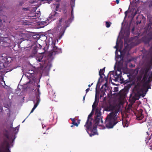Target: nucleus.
I'll return each mask as SVG.
<instances>
[{
  "label": "nucleus",
  "mask_w": 152,
  "mask_h": 152,
  "mask_svg": "<svg viewBox=\"0 0 152 152\" xmlns=\"http://www.w3.org/2000/svg\"><path fill=\"white\" fill-rule=\"evenodd\" d=\"M34 72L31 70H29L26 74V77L30 80V82L31 80H33L34 78Z\"/></svg>",
  "instance_id": "nucleus-13"
},
{
  "label": "nucleus",
  "mask_w": 152,
  "mask_h": 152,
  "mask_svg": "<svg viewBox=\"0 0 152 152\" xmlns=\"http://www.w3.org/2000/svg\"><path fill=\"white\" fill-rule=\"evenodd\" d=\"M36 10H32L33 11V12L31 13L29 15L30 17H32V18L35 19L36 20H37V19L40 17V12L39 11H37V13H36Z\"/></svg>",
  "instance_id": "nucleus-12"
},
{
  "label": "nucleus",
  "mask_w": 152,
  "mask_h": 152,
  "mask_svg": "<svg viewBox=\"0 0 152 152\" xmlns=\"http://www.w3.org/2000/svg\"><path fill=\"white\" fill-rule=\"evenodd\" d=\"M3 111L2 105L0 104V112H2Z\"/></svg>",
  "instance_id": "nucleus-37"
},
{
  "label": "nucleus",
  "mask_w": 152,
  "mask_h": 152,
  "mask_svg": "<svg viewBox=\"0 0 152 152\" xmlns=\"http://www.w3.org/2000/svg\"><path fill=\"white\" fill-rule=\"evenodd\" d=\"M99 91H98L97 90V88H96V96H97V94H99Z\"/></svg>",
  "instance_id": "nucleus-39"
},
{
  "label": "nucleus",
  "mask_w": 152,
  "mask_h": 152,
  "mask_svg": "<svg viewBox=\"0 0 152 152\" xmlns=\"http://www.w3.org/2000/svg\"><path fill=\"white\" fill-rule=\"evenodd\" d=\"M72 124L75 126H77L78 125V124L76 122L75 120V121L73 122H72Z\"/></svg>",
  "instance_id": "nucleus-35"
},
{
  "label": "nucleus",
  "mask_w": 152,
  "mask_h": 152,
  "mask_svg": "<svg viewBox=\"0 0 152 152\" xmlns=\"http://www.w3.org/2000/svg\"><path fill=\"white\" fill-rule=\"evenodd\" d=\"M101 109L100 108H98L96 109L95 112L96 116L94 117L93 122H96V124L99 123L103 124V121L102 120L103 117L101 116Z\"/></svg>",
  "instance_id": "nucleus-4"
},
{
  "label": "nucleus",
  "mask_w": 152,
  "mask_h": 152,
  "mask_svg": "<svg viewBox=\"0 0 152 152\" xmlns=\"http://www.w3.org/2000/svg\"><path fill=\"white\" fill-rule=\"evenodd\" d=\"M132 10H127L125 12V17L127 16V14L129 13L132 14V18H134L135 15L137 14L139 12V10H136V11L134 12V10H133V11L132 12Z\"/></svg>",
  "instance_id": "nucleus-15"
},
{
  "label": "nucleus",
  "mask_w": 152,
  "mask_h": 152,
  "mask_svg": "<svg viewBox=\"0 0 152 152\" xmlns=\"http://www.w3.org/2000/svg\"><path fill=\"white\" fill-rule=\"evenodd\" d=\"M75 0H70V4L72 8V10H73L75 7Z\"/></svg>",
  "instance_id": "nucleus-25"
},
{
  "label": "nucleus",
  "mask_w": 152,
  "mask_h": 152,
  "mask_svg": "<svg viewBox=\"0 0 152 152\" xmlns=\"http://www.w3.org/2000/svg\"><path fill=\"white\" fill-rule=\"evenodd\" d=\"M152 23H149L148 24V27H149V26H151L152 25Z\"/></svg>",
  "instance_id": "nucleus-43"
},
{
  "label": "nucleus",
  "mask_w": 152,
  "mask_h": 152,
  "mask_svg": "<svg viewBox=\"0 0 152 152\" xmlns=\"http://www.w3.org/2000/svg\"><path fill=\"white\" fill-rule=\"evenodd\" d=\"M7 139H4L0 147V152H10V145Z\"/></svg>",
  "instance_id": "nucleus-5"
},
{
  "label": "nucleus",
  "mask_w": 152,
  "mask_h": 152,
  "mask_svg": "<svg viewBox=\"0 0 152 152\" xmlns=\"http://www.w3.org/2000/svg\"><path fill=\"white\" fill-rule=\"evenodd\" d=\"M49 129V128H48V129H47V130L48 129Z\"/></svg>",
  "instance_id": "nucleus-64"
},
{
  "label": "nucleus",
  "mask_w": 152,
  "mask_h": 152,
  "mask_svg": "<svg viewBox=\"0 0 152 152\" xmlns=\"http://www.w3.org/2000/svg\"><path fill=\"white\" fill-rule=\"evenodd\" d=\"M93 83H92L91 85L90 84L88 85V86L89 87H90L93 85Z\"/></svg>",
  "instance_id": "nucleus-51"
},
{
  "label": "nucleus",
  "mask_w": 152,
  "mask_h": 152,
  "mask_svg": "<svg viewBox=\"0 0 152 152\" xmlns=\"http://www.w3.org/2000/svg\"><path fill=\"white\" fill-rule=\"evenodd\" d=\"M85 96H84L83 97V100H84L85 99Z\"/></svg>",
  "instance_id": "nucleus-57"
},
{
  "label": "nucleus",
  "mask_w": 152,
  "mask_h": 152,
  "mask_svg": "<svg viewBox=\"0 0 152 152\" xmlns=\"http://www.w3.org/2000/svg\"><path fill=\"white\" fill-rule=\"evenodd\" d=\"M51 0H41V1L42 2H43V3H49V2Z\"/></svg>",
  "instance_id": "nucleus-36"
},
{
  "label": "nucleus",
  "mask_w": 152,
  "mask_h": 152,
  "mask_svg": "<svg viewBox=\"0 0 152 152\" xmlns=\"http://www.w3.org/2000/svg\"><path fill=\"white\" fill-rule=\"evenodd\" d=\"M74 15L72 16H71V18H70V19L71 20H72L73 19H74Z\"/></svg>",
  "instance_id": "nucleus-44"
},
{
  "label": "nucleus",
  "mask_w": 152,
  "mask_h": 152,
  "mask_svg": "<svg viewBox=\"0 0 152 152\" xmlns=\"http://www.w3.org/2000/svg\"><path fill=\"white\" fill-rule=\"evenodd\" d=\"M37 90V91L38 92V94H40V92L39 91V88H36Z\"/></svg>",
  "instance_id": "nucleus-41"
},
{
  "label": "nucleus",
  "mask_w": 152,
  "mask_h": 152,
  "mask_svg": "<svg viewBox=\"0 0 152 152\" xmlns=\"http://www.w3.org/2000/svg\"><path fill=\"white\" fill-rule=\"evenodd\" d=\"M103 124L98 123L96 124V122H93V123L91 124L89 128L88 129L86 126H85L86 128V130L90 137L97 134L96 131L97 126H102Z\"/></svg>",
  "instance_id": "nucleus-3"
},
{
  "label": "nucleus",
  "mask_w": 152,
  "mask_h": 152,
  "mask_svg": "<svg viewBox=\"0 0 152 152\" xmlns=\"http://www.w3.org/2000/svg\"><path fill=\"white\" fill-rule=\"evenodd\" d=\"M143 87L144 88H147V91H148V89H150V88H151V87L149 85V83L148 84V85H145V84H143Z\"/></svg>",
  "instance_id": "nucleus-30"
},
{
  "label": "nucleus",
  "mask_w": 152,
  "mask_h": 152,
  "mask_svg": "<svg viewBox=\"0 0 152 152\" xmlns=\"http://www.w3.org/2000/svg\"><path fill=\"white\" fill-rule=\"evenodd\" d=\"M61 50L60 48H58L57 47L55 46L54 44L53 45V48L51 51L49 53L48 55V57L49 58H52L53 56L56 54L61 53Z\"/></svg>",
  "instance_id": "nucleus-7"
},
{
  "label": "nucleus",
  "mask_w": 152,
  "mask_h": 152,
  "mask_svg": "<svg viewBox=\"0 0 152 152\" xmlns=\"http://www.w3.org/2000/svg\"><path fill=\"white\" fill-rule=\"evenodd\" d=\"M94 110L92 109L91 112L88 116L87 120L86 123V124L84 125V126H86L88 129L89 128L91 124L93 123L94 119L91 118V117L94 114Z\"/></svg>",
  "instance_id": "nucleus-8"
},
{
  "label": "nucleus",
  "mask_w": 152,
  "mask_h": 152,
  "mask_svg": "<svg viewBox=\"0 0 152 152\" xmlns=\"http://www.w3.org/2000/svg\"><path fill=\"white\" fill-rule=\"evenodd\" d=\"M110 23H110V22H108V21H106V27L107 28L109 27L110 26Z\"/></svg>",
  "instance_id": "nucleus-33"
},
{
  "label": "nucleus",
  "mask_w": 152,
  "mask_h": 152,
  "mask_svg": "<svg viewBox=\"0 0 152 152\" xmlns=\"http://www.w3.org/2000/svg\"><path fill=\"white\" fill-rule=\"evenodd\" d=\"M147 134L146 135V139L145 140L146 143L148 142V140H150L151 139V137L149 136V134H148V132H147Z\"/></svg>",
  "instance_id": "nucleus-27"
},
{
  "label": "nucleus",
  "mask_w": 152,
  "mask_h": 152,
  "mask_svg": "<svg viewBox=\"0 0 152 152\" xmlns=\"http://www.w3.org/2000/svg\"><path fill=\"white\" fill-rule=\"evenodd\" d=\"M66 16L65 15V16L62 17L59 20V23L57 25V27L58 29L60 28L61 30V31L59 33L58 38L60 39L62 36L64 35V33L65 29L68 26L67 23L68 21L66 20ZM59 30V29H58Z\"/></svg>",
  "instance_id": "nucleus-2"
},
{
  "label": "nucleus",
  "mask_w": 152,
  "mask_h": 152,
  "mask_svg": "<svg viewBox=\"0 0 152 152\" xmlns=\"http://www.w3.org/2000/svg\"><path fill=\"white\" fill-rule=\"evenodd\" d=\"M137 100H138V99H136L135 97L133 96L132 99V102L133 103H134L135 101Z\"/></svg>",
  "instance_id": "nucleus-34"
},
{
  "label": "nucleus",
  "mask_w": 152,
  "mask_h": 152,
  "mask_svg": "<svg viewBox=\"0 0 152 152\" xmlns=\"http://www.w3.org/2000/svg\"><path fill=\"white\" fill-rule=\"evenodd\" d=\"M4 135L8 140L9 139V134L7 130H5L4 133Z\"/></svg>",
  "instance_id": "nucleus-24"
},
{
  "label": "nucleus",
  "mask_w": 152,
  "mask_h": 152,
  "mask_svg": "<svg viewBox=\"0 0 152 152\" xmlns=\"http://www.w3.org/2000/svg\"><path fill=\"white\" fill-rule=\"evenodd\" d=\"M104 86H105V87H107V84L106 83H105L102 86H103V88Z\"/></svg>",
  "instance_id": "nucleus-50"
},
{
  "label": "nucleus",
  "mask_w": 152,
  "mask_h": 152,
  "mask_svg": "<svg viewBox=\"0 0 152 152\" xmlns=\"http://www.w3.org/2000/svg\"><path fill=\"white\" fill-rule=\"evenodd\" d=\"M7 17L4 15H0V26H4L3 23L5 22V18Z\"/></svg>",
  "instance_id": "nucleus-17"
},
{
  "label": "nucleus",
  "mask_w": 152,
  "mask_h": 152,
  "mask_svg": "<svg viewBox=\"0 0 152 152\" xmlns=\"http://www.w3.org/2000/svg\"><path fill=\"white\" fill-rule=\"evenodd\" d=\"M99 103V99H98L96 95L95 96V101L92 106V109L94 110L97 106Z\"/></svg>",
  "instance_id": "nucleus-19"
},
{
  "label": "nucleus",
  "mask_w": 152,
  "mask_h": 152,
  "mask_svg": "<svg viewBox=\"0 0 152 152\" xmlns=\"http://www.w3.org/2000/svg\"><path fill=\"white\" fill-rule=\"evenodd\" d=\"M105 88H104V90L103 89V86H102L101 88L100 91H101V94L100 95V98L102 97L105 95V91L106 90Z\"/></svg>",
  "instance_id": "nucleus-20"
},
{
  "label": "nucleus",
  "mask_w": 152,
  "mask_h": 152,
  "mask_svg": "<svg viewBox=\"0 0 152 152\" xmlns=\"http://www.w3.org/2000/svg\"><path fill=\"white\" fill-rule=\"evenodd\" d=\"M4 60L5 62H7V63H9L11 62L12 61V59L10 57L6 56Z\"/></svg>",
  "instance_id": "nucleus-21"
},
{
  "label": "nucleus",
  "mask_w": 152,
  "mask_h": 152,
  "mask_svg": "<svg viewBox=\"0 0 152 152\" xmlns=\"http://www.w3.org/2000/svg\"><path fill=\"white\" fill-rule=\"evenodd\" d=\"M0 45L3 47H10L13 44V42L8 38L5 37L1 40Z\"/></svg>",
  "instance_id": "nucleus-6"
},
{
  "label": "nucleus",
  "mask_w": 152,
  "mask_h": 152,
  "mask_svg": "<svg viewBox=\"0 0 152 152\" xmlns=\"http://www.w3.org/2000/svg\"><path fill=\"white\" fill-rule=\"evenodd\" d=\"M3 82L4 83V85L5 86H6V84H5V82L4 81H3Z\"/></svg>",
  "instance_id": "nucleus-62"
},
{
  "label": "nucleus",
  "mask_w": 152,
  "mask_h": 152,
  "mask_svg": "<svg viewBox=\"0 0 152 152\" xmlns=\"http://www.w3.org/2000/svg\"><path fill=\"white\" fill-rule=\"evenodd\" d=\"M142 112L143 110L140 109L135 113L137 119L140 120L143 118L144 116L142 114Z\"/></svg>",
  "instance_id": "nucleus-14"
},
{
  "label": "nucleus",
  "mask_w": 152,
  "mask_h": 152,
  "mask_svg": "<svg viewBox=\"0 0 152 152\" xmlns=\"http://www.w3.org/2000/svg\"><path fill=\"white\" fill-rule=\"evenodd\" d=\"M137 21L136 24L137 25L141 23H145V18L142 15L139 14L136 17Z\"/></svg>",
  "instance_id": "nucleus-9"
},
{
  "label": "nucleus",
  "mask_w": 152,
  "mask_h": 152,
  "mask_svg": "<svg viewBox=\"0 0 152 152\" xmlns=\"http://www.w3.org/2000/svg\"><path fill=\"white\" fill-rule=\"evenodd\" d=\"M42 60V59H38V61H39V62L40 61H41V60Z\"/></svg>",
  "instance_id": "nucleus-58"
},
{
  "label": "nucleus",
  "mask_w": 152,
  "mask_h": 152,
  "mask_svg": "<svg viewBox=\"0 0 152 152\" xmlns=\"http://www.w3.org/2000/svg\"><path fill=\"white\" fill-rule=\"evenodd\" d=\"M56 11L54 10L50 14L49 17L47 18V20H45V23H47L49 20L51 19L53 16H57L59 15L60 14V12H61V10H55Z\"/></svg>",
  "instance_id": "nucleus-10"
},
{
  "label": "nucleus",
  "mask_w": 152,
  "mask_h": 152,
  "mask_svg": "<svg viewBox=\"0 0 152 152\" xmlns=\"http://www.w3.org/2000/svg\"><path fill=\"white\" fill-rule=\"evenodd\" d=\"M70 119L71 120V121H72V122H73L74 121H75V118H70Z\"/></svg>",
  "instance_id": "nucleus-46"
},
{
  "label": "nucleus",
  "mask_w": 152,
  "mask_h": 152,
  "mask_svg": "<svg viewBox=\"0 0 152 152\" xmlns=\"http://www.w3.org/2000/svg\"><path fill=\"white\" fill-rule=\"evenodd\" d=\"M151 69L150 65L148 66L145 68V74H147L149 70Z\"/></svg>",
  "instance_id": "nucleus-26"
},
{
  "label": "nucleus",
  "mask_w": 152,
  "mask_h": 152,
  "mask_svg": "<svg viewBox=\"0 0 152 152\" xmlns=\"http://www.w3.org/2000/svg\"><path fill=\"white\" fill-rule=\"evenodd\" d=\"M118 111L115 110L109 113L106 117L105 121V124L108 129L112 128L119 121L117 115Z\"/></svg>",
  "instance_id": "nucleus-1"
},
{
  "label": "nucleus",
  "mask_w": 152,
  "mask_h": 152,
  "mask_svg": "<svg viewBox=\"0 0 152 152\" xmlns=\"http://www.w3.org/2000/svg\"><path fill=\"white\" fill-rule=\"evenodd\" d=\"M73 125H72L71 126V127H73Z\"/></svg>",
  "instance_id": "nucleus-63"
},
{
  "label": "nucleus",
  "mask_w": 152,
  "mask_h": 152,
  "mask_svg": "<svg viewBox=\"0 0 152 152\" xmlns=\"http://www.w3.org/2000/svg\"><path fill=\"white\" fill-rule=\"evenodd\" d=\"M105 67L103 69H101L99 71V75L100 76V77H102V75H104V71Z\"/></svg>",
  "instance_id": "nucleus-23"
},
{
  "label": "nucleus",
  "mask_w": 152,
  "mask_h": 152,
  "mask_svg": "<svg viewBox=\"0 0 152 152\" xmlns=\"http://www.w3.org/2000/svg\"><path fill=\"white\" fill-rule=\"evenodd\" d=\"M148 76V75L147 74L144 73L142 80L144 81H145L147 79Z\"/></svg>",
  "instance_id": "nucleus-28"
},
{
  "label": "nucleus",
  "mask_w": 152,
  "mask_h": 152,
  "mask_svg": "<svg viewBox=\"0 0 152 152\" xmlns=\"http://www.w3.org/2000/svg\"><path fill=\"white\" fill-rule=\"evenodd\" d=\"M148 4L149 7H151L152 6V0L151 1H150L148 2Z\"/></svg>",
  "instance_id": "nucleus-38"
},
{
  "label": "nucleus",
  "mask_w": 152,
  "mask_h": 152,
  "mask_svg": "<svg viewBox=\"0 0 152 152\" xmlns=\"http://www.w3.org/2000/svg\"><path fill=\"white\" fill-rule=\"evenodd\" d=\"M63 10V13L64 14V13H66V10Z\"/></svg>",
  "instance_id": "nucleus-48"
},
{
  "label": "nucleus",
  "mask_w": 152,
  "mask_h": 152,
  "mask_svg": "<svg viewBox=\"0 0 152 152\" xmlns=\"http://www.w3.org/2000/svg\"><path fill=\"white\" fill-rule=\"evenodd\" d=\"M117 4H118L119 3V1L118 0H116Z\"/></svg>",
  "instance_id": "nucleus-53"
},
{
  "label": "nucleus",
  "mask_w": 152,
  "mask_h": 152,
  "mask_svg": "<svg viewBox=\"0 0 152 152\" xmlns=\"http://www.w3.org/2000/svg\"><path fill=\"white\" fill-rule=\"evenodd\" d=\"M37 7H35V8H33L31 10H37Z\"/></svg>",
  "instance_id": "nucleus-56"
},
{
  "label": "nucleus",
  "mask_w": 152,
  "mask_h": 152,
  "mask_svg": "<svg viewBox=\"0 0 152 152\" xmlns=\"http://www.w3.org/2000/svg\"><path fill=\"white\" fill-rule=\"evenodd\" d=\"M34 47H37V50L39 49H41L42 48V46L38 43H37L36 45Z\"/></svg>",
  "instance_id": "nucleus-31"
},
{
  "label": "nucleus",
  "mask_w": 152,
  "mask_h": 152,
  "mask_svg": "<svg viewBox=\"0 0 152 152\" xmlns=\"http://www.w3.org/2000/svg\"><path fill=\"white\" fill-rule=\"evenodd\" d=\"M89 90H90V88H89L87 89L86 90V93H87L89 91Z\"/></svg>",
  "instance_id": "nucleus-40"
},
{
  "label": "nucleus",
  "mask_w": 152,
  "mask_h": 152,
  "mask_svg": "<svg viewBox=\"0 0 152 152\" xmlns=\"http://www.w3.org/2000/svg\"><path fill=\"white\" fill-rule=\"evenodd\" d=\"M152 77L151 76H150L148 78V80L146 81L144 84H145V85H148V84L149 83L150 81L151 78Z\"/></svg>",
  "instance_id": "nucleus-29"
},
{
  "label": "nucleus",
  "mask_w": 152,
  "mask_h": 152,
  "mask_svg": "<svg viewBox=\"0 0 152 152\" xmlns=\"http://www.w3.org/2000/svg\"><path fill=\"white\" fill-rule=\"evenodd\" d=\"M3 12V10H0V13H2Z\"/></svg>",
  "instance_id": "nucleus-55"
},
{
  "label": "nucleus",
  "mask_w": 152,
  "mask_h": 152,
  "mask_svg": "<svg viewBox=\"0 0 152 152\" xmlns=\"http://www.w3.org/2000/svg\"><path fill=\"white\" fill-rule=\"evenodd\" d=\"M37 47H33L31 50V56L33 57L36 56L37 55Z\"/></svg>",
  "instance_id": "nucleus-16"
},
{
  "label": "nucleus",
  "mask_w": 152,
  "mask_h": 152,
  "mask_svg": "<svg viewBox=\"0 0 152 152\" xmlns=\"http://www.w3.org/2000/svg\"><path fill=\"white\" fill-rule=\"evenodd\" d=\"M71 15L72 16L73 15V10H72L71 12Z\"/></svg>",
  "instance_id": "nucleus-45"
},
{
  "label": "nucleus",
  "mask_w": 152,
  "mask_h": 152,
  "mask_svg": "<svg viewBox=\"0 0 152 152\" xmlns=\"http://www.w3.org/2000/svg\"><path fill=\"white\" fill-rule=\"evenodd\" d=\"M23 10H28V9H27V8H24Z\"/></svg>",
  "instance_id": "nucleus-60"
},
{
  "label": "nucleus",
  "mask_w": 152,
  "mask_h": 152,
  "mask_svg": "<svg viewBox=\"0 0 152 152\" xmlns=\"http://www.w3.org/2000/svg\"><path fill=\"white\" fill-rule=\"evenodd\" d=\"M16 130H17V131H16V132H18V129H17V128H15V130H14V131H16Z\"/></svg>",
  "instance_id": "nucleus-52"
},
{
  "label": "nucleus",
  "mask_w": 152,
  "mask_h": 152,
  "mask_svg": "<svg viewBox=\"0 0 152 152\" xmlns=\"http://www.w3.org/2000/svg\"><path fill=\"white\" fill-rule=\"evenodd\" d=\"M43 50H44V52H43L39 53L42 54H43L44 53V52H45V48H43Z\"/></svg>",
  "instance_id": "nucleus-42"
},
{
  "label": "nucleus",
  "mask_w": 152,
  "mask_h": 152,
  "mask_svg": "<svg viewBox=\"0 0 152 152\" xmlns=\"http://www.w3.org/2000/svg\"><path fill=\"white\" fill-rule=\"evenodd\" d=\"M123 57H123V56H122L121 55V56H120V58H121V59H123Z\"/></svg>",
  "instance_id": "nucleus-54"
},
{
  "label": "nucleus",
  "mask_w": 152,
  "mask_h": 152,
  "mask_svg": "<svg viewBox=\"0 0 152 152\" xmlns=\"http://www.w3.org/2000/svg\"><path fill=\"white\" fill-rule=\"evenodd\" d=\"M38 97H39V96H37V102L36 103L34 104V107L32 109V110H31L30 114L32 113L34 110L35 109V108L37 107L38 106V105L39 104V102H40V99Z\"/></svg>",
  "instance_id": "nucleus-18"
},
{
  "label": "nucleus",
  "mask_w": 152,
  "mask_h": 152,
  "mask_svg": "<svg viewBox=\"0 0 152 152\" xmlns=\"http://www.w3.org/2000/svg\"><path fill=\"white\" fill-rule=\"evenodd\" d=\"M134 28H133L132 29V31H134Z\"/></svg>",
  "instance_id": "nucleus-59"
},
{
  "label": "nucleus",
  "mask_w": 152,
  "mask_h": 152,
  "mask_svg": "<svg viewBox=\"0 0 152 152\" xmlns=\"http://www.w3.org/2000/svg\"><path fill=\"white\" fill-rule=\"evenodd\" d=\"M5 67V65L4 63H2L0 64V70L3 69Z\"/></svg>",
  "instance_id": "nucleus-32"
},
{
  "label": "nucleus",
  "mask_w": 152,
  "mask_h": 152,
  "mask_svg": "<svg viewBox=\"0 0 152 152\" xmlns=\"http://www.w3.org/2000/svg\"><path fill=\"white\" fill-rule=\"evenodd\" d=\"M59 7V5L58 4H53L51 5V8L54 10H57Z\"/></svg>",
  "instance_id": "nucleus-22"
},
{
  "label": "nucleus",
  "mask_w": 152,
  "mask_h": 152,
  "mask_svg": "<svg viewBox=\"0 0 152 152\" xmlns=\"http://www.w3.org/2000/svg\"><path fill=\"white\" fill-rule=\"evenodd\" d=\"M121 74L122 72L120 70L113 72V75L115 78L114 80L115 81H117L118 80L121 79L122 77Z\"/></svg>",
  "instance_id": "nucleus-11"
},
{
  "label": "nucleus",
  "mask_w": 152,
  "mask_h": 152,
  "mask_svg": "<svg viewBox=\"0 0 152 152\" xmlns=\"http://www.w3.org/2000/svg\"><path fill=\"white\" fill-rule=\"evenodd\" d=\"M150 149L151 150H152V146L151 147V148H150Z\"/></svg>",
  "instance_id": "nucleus-61"
},
{
  "label": "nucleus",
  "mask_w": 152,
  "mask_h": 152,
  "mask_svg": "<svg viewBox=\"0 0 152 152\" xmlns=\"http://www.w3.org/2000/svg\"><path fill=\"white\" fill-rule=\"evenodd\" d=\"M40 85L38 84V85L37 86V88H40Z\"/></svg>",
  "instance_id": "nucleus-47"
},
{
  "label": "nucleus",
  "mask_w": 152,
  "mask_h": 152,
  "mask_svg": "<svg viewBox=\"0 0 152 152\" xmlns=\"http://www.w3.org/2000/svg\"><path fill=\"white\" fill-rule=\"evenodd\" d=\"M138 1L139 2H143L144 1L143 0H138Z\"/></svg>",
  "instance_id": "nucleus-49"
}]
</instances>
